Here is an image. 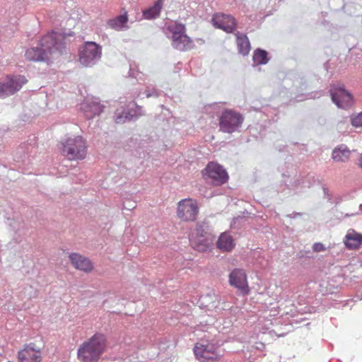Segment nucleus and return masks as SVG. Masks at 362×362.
Segmentation results:
<instances>
[{
  "label": "nucleus",
  "mask_w": 362,
  "mask_h": 362,
  "mask_svg": "<svg viewBox=\"0 0 362 362\" xmlns=\"http://www.w3.org/2000/svg\"><path fill=\"white\" fill-rule=\"evenodd\" d=\"M351 124L356 127H362V112L351 117Z\"/></svg>",
  "instance_id": "nucleus-26"
},
{
  "label": "nucleus",
  "mask_w": 362,
  "mask_h": 362,
  "mask_svg": "<svg viewBox=\"0 0 362 362\" xmlns=\"http://www.w3.org/2000/svg\"><path fill=\"white\" fill-rule=\"evenodd\" d=\"M103 105L98 102L93 101L86 103L83 106V110L86 118L91 119L95 115H99L103 112Z\"/></svg>",
  "instance_id": "nucleus-22"
},
{
  "label": "nucleus",
  "mask_w": 362,
  "mask_h": 362,
  "mask_svg": "<svg viewBox=\"0 0 362 362\" xmlns=\"http://www.w3.org/2000/svg\"><path fill=\"white\" fill-rule=\"evenodd\" d=\"M217 247L222 252H230L235 246L233 238L227 233H223L216 242Z\"/></svg>",
  "instance_id": "nucleus-19"
},
{
  "label": "nucleus",
  "mask_w": 362,
  "mask_h": 362,
  "mask_svg": "<svg viewBox=\"0 0 362 362\" xmlns=\"http://www.w3.org/2000/svg\"><path fill=\"white\" fill-rule=\"evenodd\" d=\"M62 152L69 160H83L87 153L85 140L81 136L68 138L62 143Z\"/></svg>",
  "instance_id": "nucleus-5"
},
{
  "label": "nucleus",
  "mask_w": 362,
  "mask_h": 362,
  "mask_svg": "<svg viewBox=\"0 0 362 362\" xmlns=\"http://www.w3.org/2000/svg\"><path fill=\"white\" fill-rule=\"evenodd\" d=\"M136 110H131L128 112L123 111L121 113H116L115 121L117 124H123L127 121H134L137 119L143 114L141 113V107H137Z\"/></svg>",
  "instance_id": "nucleus-17"
},
{
  "label": "nucleus",
  "mask_w": 362,
  "mask_h": 362,
  "mask_svg": "<svg viewBox=\"0 0 362 362\" xmlns=\"http://www.w3.org/2000/svg\"><path fill=\"white\" fill-rule=\"evenodd\" d=\"M69 259L74 267L78 270L85 272H90L92 271L93 267L90 260L78 253H71L69 255Z\"/></svg>",
  "instance_id": "nucleus-16"
},
{
  "label": "nucleus",
  "mask_w": 362,
  "mask_h": 362,
  "mask_svg": "<svg viewBox=\"0 0 362 362\" xmlns=\"http://www.w3.org/2000/svg\"><path fill=\"white\" fill-rule=\"evenodd\" d=\"M65 36L52 32L45 35L36 47H31L25 52L27 59L33 62L49 61L62 55L66 49Z\"/></svg>",
  "instance_id": "nucleus-1"
},
{
  "label": "nucleus",
  "mask_w": 362,
  "mask_h": 362,
  "mask_svg": "<svg viewBox=\"0 0 362 362\" xmlns=\"http://www.w3.org/2000/svg\"><path fill=\"white\" fill-rule=\"evenodd\" d=\"M362 243V234L354 230L348 231L345 236L344 244L350 250L358 248Z\"/></svg>",
  "instance_id": "nucleus-18"
},
{
  "label": "nucleus",
  "mask_w": 362,
  "mask_h": 362,
  "mask_svg": "<svg viewBox=\"0 0 362 362\" xmlns=\"http://www.w3.org/2000/svg\"><path fill=\"white\" fill-rule=\"evenodd\" d=\"M359 165L360 167L362 168V154L360 156V159H359Z\"/></svg>",
  "instance_id": "nucleus-30"
},
{
  "label": "nucleus",
  "mask_w": 362,
  "mask_h": 362,
  "mask_svg": "<svg viewBox=\"0 0 362 362\" xmlns=\"http://www.w3.org/2000/svg\"><path fill=\"white\" fill-rule=\"evenodd\" d=\"M106 346L107 339L105 335L96 333L78 347V359L81 362H98Z\"/></svg>",
  "instance_id": "nucleus-2"
},
{
  "label": "nucleus",
  "mask_w": 362,
  "mask_h": 362,
  "mask_svg": "<svg viewBox=\"0 0 362 362\" xmlns=\"http://www.w3.org/2000/svg\"><path fill=\"white\" fill-rule=\"evenodd\" d=\"M167 30L171 34L173 47L180 51L191 49L194 47L193 41L186 34L185 24L175 22L167 28Z\"/></svg>",
  "instance_id": "nucleus-4"
},
{
  "label": "nucleus",
  "mask_w": 362,
  "mask_h": 362,
  "mask_svg": "<svg viewBox=\"0 0 362 362\" xmlns=\"http://www.w3.org/2000/svg\"><path fill=\"white\" fill-rule=\"evenodd\" d=\"M128 21L127 13L117 16L115 18L110 19L107 21V25L116 30H122Z\"/></svg>",
  "instance_id": "nucleus-24"
},
{
  "label": "nucleus",
  "mask_w": 362,
  "mask_h": 362,
  "mask_svg": "<svg viewBox=\"0 0 362 362\" xmlns=\"http://www.w3.org/2000/svg\"><path fill=\"white\" fill-rule=\"evenodd\" d=\"M252 59L256 64L260 65L266 64L269 62V58L268 57V53L267 51L258 48L255 50Z\"/></svg>",
  "instance_id": "nucleus-25"
},
{
  "label": "nucleus",
  "mask_w": 362,
  "mask_h": 362,
  "mask_svg": "<svg viewBox=\"0 0 362 362\" xmlns=\"http://www.w3.org/2000/svg\"><path fill=\"white\" fill-rule=\"evenodd\" d=\"M235 36L239 53L244 56L247 55L250 50V43L248 37L246 35L242 34L240 32L236 33Z\"/></svg>",
  "instance_id": "nucleus-20"
},
{
  "label": "nucleus",
  "mask_w": 362,
  "mask_h": 362,
  "mask_svg": "<svg viewBox=\"0 0 362 362\" xmlns=\"http://www.w3.org/2000/svg\"><path fill=\"white\" fill-rule=\"evenodd\" d=\"M5 132L4 130L0 129V139L4 136Z\"/></svg>",
  "instance_id": "nucleus-29"
},
{
  "label": "nucleus",
  "mask_w": 362,
  "mask_h": 362,
  "mask_svg": "<svg viewBox=\"0 0 362 362\" xmlns=\"http://www.w3.org/2000/svg\"><path fill=\"white\" fill-rule=\"evenodd\" d=\"M350 151L345 146L335 148L332 151V158L337 162H346L350 156Z\"/></svg>",
  "instance_id": "nucleus-23"
},
{
  "label": "nucleus",
  "mask_w": 362,
  "mask_h": 362,
  "mask_svg": "<svg viewBox=\"0 0 362 362\" xmlns=\"http://www.w3.org/2000/svg\"><path fill=\"white\" fill-rule=\"evenodd\" d=\"M35 346L34 344L25 346L24 349L18 352L19 362H41V351Z\"/></svg>",
  "instance_id": "nucleus-15"
},
{
  "label": "nucleus",
  "mask_w": 362,
  "mask_h": 362,
  "mask_svg": "<svg viewBox=\"0 0 362 362\" xmlns=\"http://www.w3.org/2000/svg\"><path fill=\"white\" fill-rule=\"evenodd\" d=\"M217 347L209 343H197L194 347L196 358L202 362L218 361L221 357L216 354Z\"/></svg>",
  "instance_id": "nucleus-10"
},
{
  "label": "nucleus",
  "mask_w": 362,
  "mask_h": 362,
  "mask_svg": "<svg viewBox=\"0 0 362 362\" xmlns=\"http://www.w3.org/2000/svg\"><path fill=\"white\" fill-rule=\"evenodd\" d=\"M101 57V47L93 42H86L79 50V62L85 66L95 64Z\"/></svg>",
  "instance_id": "nucleus-7"
},
{
  "label": "nucleus",
  "mask_w": 362,
  "mask_h": 362,
  "mask_svg": "<svg viewBox=\"0 0 362 362\" xmlns=\"http://www.w3.org/2000/svg\"><path fill=\"white\" fill-rule=\"evenodd\" d=\"M164 0H157L152 6L143 11V16L146 19H154L160 16Z\"/></svg>",
  "instance_id": "nucleus-21"
},
{
  "label": "nucleus",
  "mask_w": 362,
  "mask_h": 362,
  "mask_svg": "<svg viewBox=\"0 0 362 362\" xmlns=\"http://www.w3.org/2000/svg\"><path fill=\"white\" fill-rule=\"evenodd\" d=\"M146 97L147 98H149V97H151V96H158V94L156 91L153 90L152 92L149 91V90H146Z\"/></svg>",
  "instance_id": "nucleus-28"
},
{
  "label": "nucleus",
  "mask_w": 362,
  "mask_h": 362,
  "mask_svg": "<svg viewBox=\"0 0 362 362\" xmlns=\"http://www.w3.org/2000/svg\"><path fill=\"white\" fill-rule=\"evenodd\" d=\"M204 175L210 179V182L218 186L224 184L228 179L226 170L220 165L209 163L204 169Z\"/></svg>",
  "instance_id": "nucleus-11"
},
{
  "label": "nucleus",
  "mask_w": 362,
  "mask_h": 362,
  "mask_svg": "<svg viewBox=\"0 0 362 362\" xmlns=\"http://www.w3.org/2000/svg\"><path fill=\"white\" fill-rule=\"evenodd\" d=\"M23 76H7L0 80V98H6L18 91L27 83Z\"/></svg>",
  "instance_id": "nucleus-8"
},
{
  "label": "nucleus",
  "mask_w": 362,
  "mask_h": 362,
  "mask_svg": "<svg viewBox=\"0 0 362 362\" xmlns=\"http://www.w3.org/2000/svg\"><path fill=\"white\" fill-rule=\"evenodd\" d=\"M192 247L199 252H206L210 250L215 240L209 226L205 223H199L197 225L196 233L190 238Z\"/></svg>",
  "instance_id": "nucleus-3"
},
{
  "label": "nucleus",
  "mask_w": 362,
  "mask_h": 362,
  "mask_svg": "<svg viewBox=\"0 0 362 362\" xmlns=\"http://www.w3.org/2000/svg\"><path fill=\"white\" fill-rule=\"evenodd\" d=\"M229 282L232 286L238 288L243 294L249 292L247 276L244 270L235 269L229 274Z\"/></svg>",
  "instance_id": "nucleus-14"
},
{
  "label": "nucleus",
  "mask_w": 362,
  "mask_h": 362,
  "mask_svg": "<svg viewBox=\"0 0 362 362\" xmlns=\"http://www.w3.org/2000/svg\"><path fill=\"white\" fill-rule=\"evenodd\" d=\"M313 249L315 252H321L325 250L323 244L320 243H316L313 245Z\"/></svg>",
  "instance_id": "nucleus-27"
},
{
  "label": "nucleus",
  "mask_w": 362,
  "mask_h": 362,
  "mask_svg": "<svg viewBox=\"0 0 362 362\" xmlns=\"http://www.w3.org/2000/svg\"><path fill=\"white\" fill-rule=\"evenodd\" d=\"M214 27L221 29L227 33H232L236 28V21L232 16L216 13L211 19Z\"/></svg>",
  "instance_id": "nucleus-13"
},
{
  "label": "nucleus",
  "mask_w": 362,
  "mask_h": 362,
  "mask_svg": "<svg viewBox=\"0 0 362 362\" xmlns=\"http://www.w3.org/2000/svg\"><path fill=\"white\" fill-rule=\"evenodd\" d=\"M243 117L232 110H224L219 117L220 131L232 134L239 129L243 122Z\"/></svg>",
  "instance_id": "nucleus-6"
},
{
  "label": "nucleus",
  "mask_w": 362,
  "mask_h": 362,
  "mask_svg": "<svg viewBox=\"0 0 362 362\" xmlns=\"http://www.w3.org/2000/svg\"><path fill=\"white\" fill-rule=\"evenodd\" d=\"M332 102L339 108L346 109L352 104L353 97L344 88H336L329 90Z\"/></svg>",
  "instance_id": "nucleus-12"
},
{
  "label": "nucleus",
  "mask_w": 362,
  "mask_h": 362,
  "mask_svg": "<svg viewBox=\"0 0 362 362\" xmlns=\"http://www.w3.org/2000/svg\"><path fill=\"white\" fill-rule=\"evenodd\" d=\"M199 213L196 201L192 199H185L177 204V216L184 221H193Z\"/></svg>",
  "instance_id": "nucleus-9"
}]
</instances>
